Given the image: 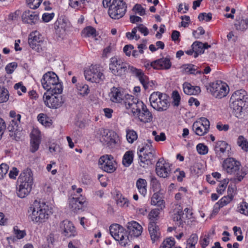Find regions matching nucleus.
<instances>
[{
  "label": "nucleus",
  "instance_id": "f257e3e1",
  "mask_svg": "<svg viewBox=\"0 0 248 248\" xmlns=\"http://www.w3.org/2000/svg\"><path fill=\"white\" fill-rule=\"evenodd\" d=\"M240 162L233 157L225 159L222 163L223 170L228 174L234 175L232 180L234 183L241 182L248 173L247 168H242Z\"/></svg>",
  "mask_w": 248,
  "mask_h": 248
},
{
  "label": "nucleus",
  "instance_id": "f03ea898",
  "mask_svg": "<svg viewBox=\"0 0 248 248\" xmlns=\"http://www.w3.org/2000/svg\"><path fill=\"white\" fill-rule=\"evenodd\" d=\"M41 83L43 88L50 94H59L62 92V86L59 82L57 75L53 72H48L44 74Z\"/></svg>",
  "mask_w": 248,
  "mask_h": 248
},
{
  "label": "nucleus",
  "instance_id": "7ed1b4c3",
  "mask_svg": "<svg viewBox=\"0 0 248 248\" xmlns=\"http://www.w3.org/2000/svg\"><path fill=\"white\" fill-rule=\"evenodd\" d=\"M31 220L36 223H42L48 219L49 207L46 203L35 201L28 210Z\"/></svg>",
  "mask_w": 248,
  "mask_h": 248
},
{
  "label": "nucleus",
  "instance_id": "20e7f679",
  "mask_svg": "<svg viewBox=\"0 0 248 248\" xmlns=\"http://www.w3.org/2000/svg\"><path fill=\"white\" fill-rule=\"evenodd\" d=\"M248 99L247 93L244 90H239L233 93L230 100V107L235 115L241 114Z\"/></svg>",
  "mask_w": 248,
  "mask_h": 248
},
{
  "label": "nucleus",
  "instance_id": "39448f33",
  "mask_svg": "<svg viewBox=\"0 0 248 248\" xmlns=\"http://www.w3.org/2000/svg\"><path fill=\"white\" fill-rule=\"evenodd\" d=\"M169 97L159 92L153 93L150 96L151 106L158 111L166 110L170 106Z\"/></svg>",
  "mask_w": 248,
  "mask_h": 248
},
{
  "label": "nucleus",
  "instance_id": "423d86ee",
  "mask_svg": "<svg viewBox=\"0 0 248 248\" xmlns=\"http://www.w3.org/2000/svg\"><path fill=\"white\" fill-rule=\"evenodd\" d=\"M127 4L123 0H112L108 9L109 16L114 19H119L124 16Z\"/></svg>",
  "mask_w": 248,
  "mask_h": 248
},
{
  "label": "nucleus",
  "instance_id": "0eeeda50",
  "mask_svg": "<svg viewBox=\"0 0 248 248\" xmlns=\"http://www.w3.org/2000/svg\"><path fill=\"white\" fill-rule=\"evenodd\" d=\"M97 134L101 136L100 141L104 145L109 148L115 147L118 139V136L116 132L101 128L99 129Z\"/></svg>",
  "mask_w": 248,
  "mask_h": 248
},
{
  "label": "nucleus",
  "instance_id": "6e6552de",
  "mask_svg": "<svg viewBox=\"0 0 248 248\" xmlns=\"http://www.w3.org/2000/svg\"><path fill=\"white\" fill-rule=\"evenodd\" d=\"M110 234L120 245L125 246L128 243V236L126 235L125 229L119 224H113L109 227Z\"/></svg>",
  "mask_w": 248,
  "mask_h": 248
},
{
  "label": "nucleus",
  "instance_id": "1a4fd4ad",
  "mask_svg": "<svg viewBox=\"0 0 248 248\" xmlns=\"http://www.w3.org/2000/svg\"><path fill=\"white\" fill-rule=\"evenodd\" d=\"M207 89L214 96L218 98L225 97L229 91L228 85L220 80L210 83Z\"/></svg>",
  "mask_w": 248,
  "mask_h": 248
},
{
  "label": "nucleus",
  "instance_id": "9d476101",
  "mask_svg": "<svg viewBox=\"0 0 248 248\" xmlns=\"http://www.w3.org/2000/svg\"><path fill=\"white\" fill-rule=\"evenodd\" d=\"M109 68L112 73L116 76H124L127 72V64L116 57L110 59Z\"/></svg>",
  "mask_w": 248,
  "mask_h": 248
},
{
  "label": "nucleus",
  "instance_id": "9b49d317",
  "mask_svg": "<svg viewBox=\"0 0 248 248\" xmlns=\"http://www.w3.org/2000/svg\"><path fill=\"white\" fill-rule=\"evenodd\" d=\"M100 168L108 173H112L116 169V161L111 155H103L99 159Z\"/></svg>",
  "mask_w": 248,
  "mask_h": 248
},
{
  "label": "nucleus",
  "instance_id": "f8f14e48",
  "mask_svg": "<svg viewBox=\"0 0 248 248\" xmlns=\"http://www.w3.org/2000/svg\"><path fill=\"white\" fill-rule=\"evenodd\" d=\"M85 78L90 81L100 83L105 79V76L100 70L95 66L91 67L89 70L84 71Z\"/></svg>",
  "mask_w": 248,
  "mask_h": 248
},
{
  "label": "nucleus",
  "instance_id": "ddd939ff",
  "mask_svg": "<svg viewBox=\"0 0 248 248\" xmlns=\"http://www.w3.org/2000/svg\"><path fill=\"white\" fill-rule=\"evenodd\" d=\"M55 94L47 95L45 93L43 95V100L45 104L50 108H58L61 107L64 103V100L62 95L54 96Z\"/></svg>",
  "mask_w": 248,
  "mask_h": 248
},
{
  "label": "nucleus",
  "instance_id": "4468645a",
  "mask_svg": "<svg viewBox=\"0 0 248 248\" xmlns=\"http://www.w3.org/2000/svg\"><path fill=\"white\" fill-rule=\"evenodd\" d=\"M210 122L206 118H201L200 121L195 122L192 125V129L195 134L198 136H203L206 134L209 129Z\"/></svg>",
  "mask_w": 248,
  "mask_h": 248
},
{
  "label": "nucleus",
  "instance_id": "2eb2a0df",
  "mask_svg": "<svg viewBox=\"0 0 248 248\" xmlns=\"http://www.w3.org/2000/svg\"><path fill=\"white\" fill-rule=\"evenodd\" d=\"M155 172L160 177L167 178L170 173V169L169 163H166L163 158H159L155 166Z\"/></svg>",
  "mask_w": 248,
  "mask_h": 248
},
{
  "label": "nucleus",
  "instance_id": "dca6fc26",
  "mask_svg": "<svg viewBox=\"0 0 248 248\" xmlns=\"http://www.w3.org/2000/svg\"><path fill=\"white\" fill-rule=\"evenodd\" d=\"M60 228L62 234L66 237H74L77 235L75 227L71 222L67 220L60 223Z\"/></svg>",
  "mask_w": 248,
  "mask_h": 248
},
{
  "label": "nucleus",
  "instance_id": "f3484780",
  "mask_svg": "<svg viewBox=\"0 0 248 248\" xmlns=\"http://www.w3.org/2000/svg\"><path fill=\"white\" fill-rule=\"evenodd\" d=\"M86 205L85 198L82 195L78 197H73L69 201V207L75 213L83 210Z\"/></svg>",
  "mask_w": 248,
  "mask_h": 248
},
{
  "label": "nucleus",
  "instance_id": "a211bd4d",
  "mask_svg": "<svg viewBox=\"0 0 248 248\" xmlns=\"http://www.w3.org/2000/svg\"><path fill=\"white\" fill-rule=\"evenodd\" d=\"M42 38L39 32L37 31L31 32L28 38V43L32 49L37 52L42 50L41 43H42Z\"/></svg>",
  "mask_w": 248,
  "mask_h": 248
},
{
  "label": "nucleus",
  "instance_id": "6ab92c4d",
  "mask_svg": "<svg viewBox=\"0 0 248 248\" xmlns=\"http://www.w3.org/2000/svg\"><path fill=\"white\" fill-rule=\"evenodd\" d=\"M127 232L128 233V238L138 237L142 232V227L138 222L132 221L128 222L127 225Z\"/></svg>",
  "mask_w": 248,
  "mask_h": 248
},
{
  "label": "nucleus",
  "instance_id": "aec40b11",
  "mask_svg": "<svg viewBox=\"0 0 248 248\" xmlns=\"http://www.w3.org/2000/svg\"><path fill=\"white\" fill-rule=\"evenodd\" d=\"M20 122L12 120L8 125L7 129L9 132V136L13 140H18L20 138L21 129L19 125Z\"/></svg>",
  "mask_w": 248,
  "mask_h": 248
},
{
  "label": "nucleus",
  "instance_id": "412c9836",
  "mask_svg": "<svg viewBox=\"0 0 248 248\" xmlns=\"http://www.w3.org/2000/svg\"><path fill=\"white\" fill-rule=\"evenodd\" d=\"M150 65L154 69H169L171 66V62H170V56H167L165 58H162L156 60L151 62ZM149 66L147 64L146 67Z\"/></svg>",
  "mask_w": 248,
  "mask_h": 248
},
{
  "label": "nucleus",
  "instance_id": "4be33fe9",
  "mask_svg": "<svg viewBox=\"0 0 248 248\" xmlns=\"http://www.w3.org/2000/svg\"><path fill=\"white\" fill-rule=\"evenodd\" d=\"M21 17L24 23L31 25L36 24L39 20L38 13L30 10L25 11Z\"/></svg>",
  "mask_w": 248,
  "mask_h": 248
},
{
  "label": "nucleus",
  "instance_id": "5701e85b",
  "mask_svg": "<svg viewBox=\"0 0 248 248\" xmlns=\"http://www.w3.org/2000/svg\"><path fill=\"white\" fill-rule=\"evenodd\" d=\"M139 164L143 168H147L153 164V159L155 158V153H144L142 155L139 153Z\"/></svg>",
  "mask_w": 248,
  "mask_h": 248
},
{
  "label": "nucleus",
  "instance_id": "b1692460",
  "mask_svg": "<svg viewBox=\"0 0 248 248\" xmlns=\"http://www.w3.org/2000/svg\"><path fill=\"white\" fill-rule=\"evenodd\" d=\"M40 132L37 129H33L31 134V148L32 153L35 152L39 148L40 143Z\"/></svg>",
  "mask_w": 248,
  "mask_h": 248
},
{
  "label": "nucleus",
  "instance_id": "393cba45",
  "mask_svg": "<svg viewBox=\"0 0 248 248\" xmlns=\"http://www.w3.org/2000/svg\"><path fill=\"white\" fill-rule=\"evenodd\" d=\"M136 116H138L140 122L144 123L151 122L153 119L152 114L147 108L145 105L144 106V108H142L139 113L138 112L136 114Z\"/></svg>",
  "mask_w": 248,
  "mask_h": 248
},
{
  "label": "nucleus",
  "instance_id": "a878e982",
  "mask_svg": "<svg viewBox=\"0 0 248 248\" xmlns=\"http://www.w3.org/2000/svg\"><path fill=\"white\" fill-rule=\"evenodd\" d=\"M148 231L150 235L151 240L153 242L158 240L160 237V232L158 226L156 222L152 221L148 224Z\"/></svg>",
  "mask_w": 248,
  "mask_h": 248
},
{
  "label": "nucleus",
  "instance_id": "bb28decb",
  "mask_svg": "<svg viewBox=\"0 0 248 248\" xmlns=\"http://www.w3.org/2000/svg\"><path fill=\"white\" fill-rule=\"evenodd\" d=\"M18 182H24L33 184V174L31 169L27 168L24 170L20 174Z\"/></svg>",
  "mask_w": 248,
  "mask_h": 248
},
{
  "label": "nucleus",
  "instance_id": "cd10ccee",
  "mask_svg": "<svg viewBox=\"0 0 248 248\" xmlns=\"http://www.w3.org/2000/svg\"><path fill=\"white\" fill-rule=\"evenodd\" d=\"M110 100L114 103H120L123 100V94L120 88L113 87L109 94Z\"/></svg>",
  "mask_w": 248,
  "mask_h": 248
},
{
  "label": "nucleus",
  "instance_id": "c85d7f7f",
  "mask_svg": "<svg viewBox=\"0 0 248 248\" xmlns=\"http://www.w3.org/2000/svg\"><path fill=\"white\" fill-rule=\"evenodd\" d=\"M183 88L184 93L188 95L199 94L201 91L199 86H192L187 82L183 83Z\"/></svg>",
  "mask_w": 248,
  "mask_h": 248
},
{
  "label": "nucleus",
  "instance_id": "c756f323",
  "mask_svg": "<svg viewBox=\"0 0 248 248\" xmlns=\"http://www.w3.org/2000/svg\"><path fill=\"white\" fill-rule=\"evenodd\" d=\"M165 201L163 200L160 193L156 192L154 193L151 198V203L152 205H156L161 210H162L165 208Z\"/></svg>",
  "mask_w": 248,
  "mask_h": 248
},
{
  "label": "nucleus",
  "instance_id": "7c9ffc66",
  "mask_svg": "<svg viewBox=\"0 0 248 248\" xmlns=\"http://www.w3.org/2000/svg\"><path fill=\"white\" fill-rule=\"evenodd\" d=\"M136 186L139 192L144 197L147 193V182L146 180L142 178H139L136 182Z\"/></svg>",
  "mask_w": 248,
  "mask_h": 248
},
{
  "label": "nucleus",
  "instance_id": "2f4dec72",
  "mask_svg": "<svg viewBox=\"0 0 248 248\" xmlns=\"http://www.w3.org/2000/svg\"><path fill=\"white\" fill-rule=\"evenodd\" d=\"M182 68L183 71L188 74L196 75L202 73V71L198 70V66L192 64H184L182 66Z\"/></svg>",
  "mask_w": 248,
  "mask_h": 248
},
{
  "label": "nucleus",
  "instance_id": "473e14b6",
  "mask_svg": "<svg viewBox=\"0 0 248 248\" xmlns=\"http://www.w3.org/2000/svg\"><path fill=\"white\" fill-rule=\"evenodd\" d=\"M140 148V147H139ZM155 153V150L152 145V141L150 140H147V143H145L143 144L142 147L140 149L138 148V152L140 153Z\"/></svg>",
  "mask_w": 248,
  "mask_h": 248
},
{
  "label": "nucleus",
  "instance_id": "72a5a7b5",
  "mask_svg": "<svg viewBox=\"0 0 248 248\" xmlns=\"http://www.w3.org/2000/svg\"><path fill=\"white\" fill-rule=\"evenodd\" d=\"M67 19L64 16H61L59 17L55 23H54L55 29L57 30L59 29H61L65 31L67 26Z\"/></svg>",
  "mask_w": 248,
  "mask_h": 248
},
{
  "label": "nucleus",
  "instance_id": "f704fd0d",
  "mask_svg": "<svg viewBox=\"0 0 248 248\" xmlns=\"http://www.w3.org/2000/svg\"><path fill=\"white\" fill-rule=\"evenodd\" d=\"M228 143L224 141H218L216 143L214 150L217 154L224 153L227 149Z\"/></svg>",
  "mask_w": 248,
  "mask_h": 248
},
{
  "label": "nucleus",
  "instance_id": "c9c22d12",
  "mask_svg": "<svg viewBox=\"0 0 248 248\" xmlns=\"http://www.w3.org/2000/svg\"><path fill=\"white\" fill-rule=\"evenodd\" d=\"M144 105L145 104L143 102L139 99L137 101L133 103L129 109L131 110L132 113L135 116L138 112L139 113L142 108H144Z\"/></svg>",
  "mask_w": 248,
  "mask_h": 248
},
{
  "label": "nucleus",
  "instance_id": "e433bc0d",
  "mask_svg": "<svg viewBox=\"0 0 248 248\" xmlns=\"http://www.w3.org/2000/svg\"><path fill=\"white\" fill-rule=\"evenodd\" d=\"M134 154L132 151H127L124 155L123 164L125 167H128L132 163Z\"/></svg>",
  "mask_w": 248,
  "mask_h": 248
},
{
  "label": "nucleus",
  "instance_id": "4c0bfd02",
  "mask_svg": "<svg viewBox=\"0 0 248 248\" xmlns=\"http://www.w3.org/2000/svg\"><path fill=\"white\" fill-rule=\"evenodd\" d=\"M184 215L185 214L184 212H183L182 209H179L173 215V220L177 222V224L179 226H180L183 224L184 222H185L184 219H185V217Z\"/></svg>",
  "mask_w": 248,
  "mask_h": 248
},
{
  "label": "nucleus",
  "instance_id": "58836bf2",
  "mask_svg": "<svg viewBox=\"0 0 248 248\" xmlns=\"http://www.w3.org/2000/svg\"><path fill=\"white\" fill-rule=\"evenodd\" d=\"M198 241V236L196 233H192L186 241V248H195V245Z\"/></svg>",
  "mask_w": 248,
  "mask_h": 248
},
{
  "label": "nucleus",
  "instance_id": "ea45409f",
  "mask_svg": "<svg viewBox=\"0 0 248 248\" xmlns=\"http://www.w3.org/2000/svg\"><path fill=\"white\" fill-rule=\"evenodd\" d=\"M37 118L38 121L45 126H49L51 124V120L46 114L40 113L38 115Z\"/></svg>",
  "mask_w": 248,
  "mask_h": 248
},
{
  "label": "nucleus",
  "instance_id": "a19ab883",
  "mask_svg": "<svg viewBox=\"0 0 248 248\" xmlns=\"http://www.w3.org/2000/svg\"><path fill=\"white\" fill-rule=\"evenodd\" d=\"M237 144L242 150L247 152L248 151V141L247 139L243 136H239L237 140Z\"/></svg>",
  "mask_w": 248,
  "mask_h": 248
},
{
  "label": "nucleus",
  "instance_id": "79ce46f5",
  "mask_svg": "<svg viewBox=\"0 0 248 248\" xmlns=\"http://www.w3.org/2000/svg\"><path fill=\"white\" fill-rule=\"evenodd\" d=\"M78 93L83 96L87 95L90 92L89 86L83 83H78L77 85Z\"/></svg>",
  "mask_w": 248,
  "mask_h": 248
},
{
  "label": "nucleus",
  "instance_id": "37998d69",
  "mask_svg": "<svg viewBox=\"0 0 248 248\" xmlns=\"http://www.w3.org/2000/svg\"><path fill=\"white\" fill-rule=\"evenodd\" d=\"M82 33L85 37H95L97 35L96 31L92 26H88L82 31Z\"/></svg>",
  "mask_w": 248,
  "mask_h": 248
},
{
  "label": "nucleus",
  "instance_id": "c03bdc74",
  "mask_svg": "<svg viewBox=\"0 0 248 248\" xmlns=\"http://www.w3.org/2000/svg\"><path fill=\"white\" fill-rule=\"evenodd\" d=\"M31 190L29 189V187H24V186H19L18 189L17 191V196L21 198H24L26 197L31 192Z\"/></svg>",
  "mask_w": 248,
  "mask_h": 248
},
{
  "label": "nucleus",
  "instance_id": "a18cd8bd",
  "mask_svg": "<svg viewBox=\"0 0 248 248\" xmlns=\"http://www.w3.org/2000/svg\"><path fill=\"white\" fill-rule=\"evenodd\" d=\"M232 199V198H231L228 195L224 196L216 204V205L218 206V209H219L221 207H222L230 203Z\"/></svg>",
  "mask_w": 248,
  "mask_h": 248
},
{
  "label": "nucleus",
  "instance_id": "49530a36",
  "mask_svg": "<svg viewBox=\"0 0 248 248\" xmlns=\"http://www.w3.org/2000/svg\"><path fill=\"white\" fill-rule=\"evenodd\" d=\"M125 99L124 101V103L125 104V106L126 109H129V107L132 106L133 103L137 101L139 99L136 97H134L133 96L129 94H127L125 96Z\"/></svg>",
  "mask_w": 248,
  "mask_h": 248
},
{
  "label": "nucleus",
  "instance_id": "de8ad7c7",
  "mask_svg": "<svg viewBox=\"0 0 248 248\" xmlns=\"http://www.w3.org/2000/svg\"><path fill=\"white\" fill-rule=\"evenodd\" d=\"M117 204L121 207H127L128 205V201L121 194H117L116 195Z\"/></svg>",
  "mask_w": 248,
  "mask_h": 248
},
{
  "label": "nucleus",
  "instance_id": "09e8293b",
  "mask_svg": "<svg viewBox=\"0 0 248 248\" xmlns=\"http://www.w3.org/2000/svg\"><path fill=\"white\" fill-rule=\"evenodd\" d=\"M175 244L174 238L169 237L163 241L159 248H171L175 245Z\"/></svg>",
  "mask_w": 248,
  "mask_h": 248
},
{
  "label": "nucleus",
  "instance_id": "8fccbe9b",
  "mask_svg": "<svg viewBox=\"0 0 248 248\" xmlns=\"http://www.w3.org/2000/svg\"><path fill=\"white\" fill-rule=\"evenodd\" d=\"M160 210V208L154 209L151 211L148 215L149 219H150V222H152V221L156 222L155 221L158 217Z\"/></svg>",
  "mask_w": 248,
  "mask_h": 248
},
{
  "label": "nucleus",
  "instance_id": "3c124183",
  "mask_svg": "<svg viewBox=\"0 0 248 248\" xmlns=\"http://www.w3.org/2000/svg\"><path fill=\"white\" fill-rule=\"evenodd\" d=\"M9 98V93L8 90L0 87V103L6 102Z\"/></svg>",
  "mask_w": 248,
  "mask_h": 248
},
{
  "label": "nucleus",
  "instance_id": "603ef678",
  "mask_svg": "<svg viewBox=\"0 0 248 248\" xmlns=\"http://www.w3.org/2000/svg\"><path fill=\"white\" fill-rule=\"evenodd\" d=\"M137 133L133 130H128L126 131V139L128 142L133 143L137 139Z\"/></svg>",
  "mask_w": 248,
  "mask_h": 248
},
{
  "label": "nucleus",
  "instance_id": "864d4df0",
  "mask_svg": "<svg viewBox=\"0 0 248 248\" xmlns=\"http://www.w3.org/2000/svg\"><path fill=\"white\" fill-rule=\"evenodd\" d=\"M151 186L154 191H157L160 188V184L156 178L154 176H151Z\"/></svg>",
  "mask_w": 248,
  "mask_h": 248
},
{
  "label": "nucleus",
  "instance_id": "5fc2aeb1",
  "mask_svg": "<svg viewBox=\"0 0 248 248\" xmlns=\"http://www.w3.org/2000/svg\"><path fill=\"white\" fill-rule=\"evenodd\" d=\"M238 211L241 214L248 216V203L246 202H242L237 207Z\"/></svg>",
  "mask_w": 248,
  "mask_h": 248
},
{
  "label": "nucleus",
  "instance_id": "6e6d98bb",
  "mask_svg": "<svg viewBox=\"0 0 248 248\" xmlns=\"http://www.w3.org/2000/svg\"><path fill=\"white\" fill-rule=\"evenodd\" d=\"M203 46V43L199 41H195L191 45V47L194 49V51H197V52L202 54L204 53Z\"/></svg>",
  "mask_w": 248,
  "mask_h": 248
},
{
  "label": "nucleus",
  "instance_id": "4d7b16f0",
  "mask_svg": "<svg viewBox=\"0 0 248 248\" xmlns=\"http://www.w3.org/2000/svg\"><path fill=\"white\" fill-rule=\"evenodd\" d=\"M171 97L173 99L174 106L178 107L180 104L181 96L177 91H174L172 93Z\"/></svg>",
  "mask_w": 248,
  "mask_h": 248
},
{
  "label": "nucleus",
  "instance_id": "13d9d810",
  "mask_svg": "<svg viewBox=\"0 0 248 248\" xmlns=\"http://www.w3.org/2000/svg\"><path fill=\"white\" fill-rule=\"evenodd\" d=\"M196 149L198 153L201 155H206L208 152V147L203 143H199L196 146Z\"/></svg>",
  "mask_w": 248,
  "mask_h": 248
},
{
  "label": "nucleus",
  "instance_id": "bf43d9fd",
  "mask_svg": "<svg viewBox=\"0 0 248 248\" xmlns=\"http://www.w3.org/2000/svg\"><path fill=\"white\" fill-rule=\"evenodd\" d=\"M43 0H26L29 7L32 9L37 8L42 3Z\"/></svg>",
  "mask_w": 248,
  "mask_h": 248
},
{
  "label": "nucleus",
  "instance_id": "052dcab7",
  "mask_svg": "<svg viewBox=\"0 0 248 248\" xmlns=\"http://www.w3.org/2000/svg\"><path fill=\"white\" fill-rule=\"evenodd\" d=\"M14 233L18 239L23 238L26 235V231L25 230H20L17 226L14 227Z\"/></svg>",
  "mask_w": 248,
  "mask_h": 248
},
{
  "label": "nucleus",
  "instance_id": "680f3d73",
  "mask_svg": "<svg viewBox=\"0 0 248 248\" xmlns=\"http://www.w3.org/2000/svg\"><path fill=\"white\" fill-rule=\"evenodd\" d=\"M212 18V14L211 13H200L198 16V19L200 21L205 20L206 22H208V21H210V20H211Z\"/></svg>",
  "mask_w": 248,
  "mask_h": 248
},
{
  "label": "nucleus",
  "instance_id": "e2e57ef3",
  "mask_svg": "<svg viewBox=\"0 0 248 248\" xmlns=\"http://www.w3.org/2000/svg\"><path fill=\"white\" fill-rule=\"evenodd\" d=\"M229 182L228 180L224 179L223 181L220 182L218 187L217 188V192L220 194H222L226 188Z\"/></svg>",
  "mask_w": 248,
  "mask_h": 248
},
{
  "label": "nucleus",
  "instance_id": "0e129e2a",
  "mask_svg": "<svg viewBox=\"0 0 248 248\" xmlns=\"http://www.w3.org/2000/svg\"><path fill=\"white\" fill-rule=\"evenodd\" d=\"M139 79L140 82L142 84L145 89L148 88L149 78L146 76L144 73L139 77Z\"/></svg>",
  "mask_w": 248,
  "mask_h": 248
},
{
  "label": "nucleus",
  "instance_id": "69168bd1",
  "mask_svg": "<svg viewBox=\"0 0 248 248\" xmlns=\"http://www.w3.org/2000/svg\"><path fill=\"white\" fill-rule=\"evenodd\" d=\"M132 10L135 12L138 13L141 16H142L146 14L145 9L139 4H136L134 6Z\"/></svg>",
  "mask_w": 248,
  "mask_h": 248
},
{
  "label": "nucleus",
  "instance_id": "338daca9",
  "mask_svg": "<svg viewBox=\"0 0 248 248\" xmlns=\"http://www.w3.org/2000/svg\"><path fill=\"white\" fill-rule=\"evenodd\" d=\"M17 67V63L16 62L9 63L5 67L6 73L8 74H12Z\"/></svg>",
  "mask_w": 248,
  "mask_h": 248
},
{
  "label": "nucleus",
  "instance_id": "774afa93",
  "mask_svg": "<svg viewBox=\"0 0 248 248\" xmlns=\"http://www.w3.org/2000/svg\"><path fill=\"white\" fill-rule=\"evenodd\" d=\"M9 169L8 165L5 163H2L0 165V179L3 178L4 176L6 174Z\"/></svg>",
  "mask_w": 248,
  "mask_h": 248
}]
</instances>
